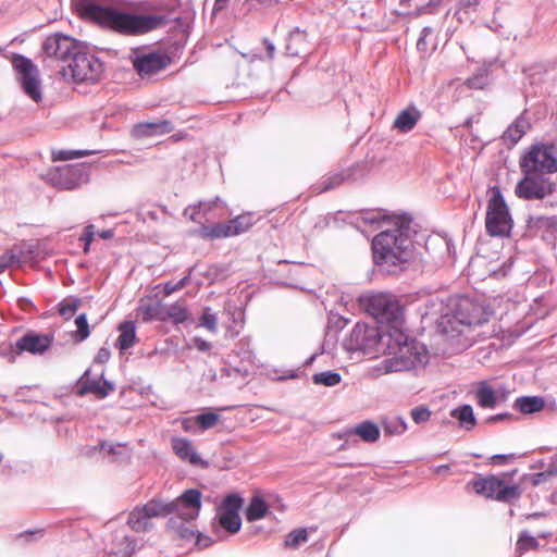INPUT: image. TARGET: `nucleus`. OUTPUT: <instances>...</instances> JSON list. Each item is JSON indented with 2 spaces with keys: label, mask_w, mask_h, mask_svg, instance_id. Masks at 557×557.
I'll use <instances>...</instances> for the list:
<instances>
[{
  "label": "nucleus",
  "mask_w": 557,
  "mask_h": 557,
  "mask_svg": "<svg viewBox=\"0 0 557 557\" xmlns=\"http://www.w3.org/2000/svg\"><path fill=\"white\" fill-rule=\"evenodd\" d=\"M79 13L100 26L119 33H150L168 28L172 33L186 35L190 32L191 16L180 15L176 2H131V12L102 7L89 0H74Z\"/></svg>",
  "instance_id": "f257e3e1"
},
{
  "label": "nucleus",
  "mask_w": 557,
  "mask_h": 557,
  "mask_svg": "<svg viewBox=\"0 0 557 557\" xmlns=\"http://www.w3.org/2000/svg\"><path fill=\"white\" fill-rule=\"evenodd\" d=\"M201 509V493L190 488L173 502L163 503L152 498L146 504L134 507L127 517V527L136 533H147L153 528L154 518H164L172 512H178L185 519H196Z\"/></svg>",
  "instance_id": "f03ea898"
},
{
  "label": "nucleus",
  "mask_w": 557,
  "mask_h": 557,
  "mask_svg": "<svg viewBox=\"0 0 557 557\" xmlns=\"http://www.w3.org/2000/svg\"><path fill=\"white\" fill-rule=\"evenodd\" d=\"M409 226L401 220L393 230L382 231L372 242L373 258L376 264L387 269L407 263L413 255V243L408 235Z\"/></svg>",
  "instance_id": "7ed1b4c3"
},
{
  "label": "nucleus",
  "mask_w": 557,
  "mask_h": 557,
  "mask_svg": "<svg viewBox=\"0 0 557 557\" xmlns=\"http://www.w3.org/2000/svg\"><path fill=\"white\" fill-rule=\"evenodd\" d=\"M381 342L386 346L388 356L383 361L385 373L409 371L426 359L425 349L414 339H410L400 327L383 334Z\"/></svg>",
  "instance_id": "20e7f679"
},
{
  "label": "nucleus",
  "mask_w": 557,
  "mask_h": 557,
  "mask_svg": "<svg viewBox=\"0 0 557 557\" xmlns=\"http://www.w3.org/2000/svg\"><path fill=\"white\" fill-rule=\"evenodd\" d=\"M487 308L469 297L460 296L455 299L451 310L441 317L440 327L446 335L460 333V326L473 327L482 325L490 320Z\"/></svg>",
  "instance_id": "39448f33"
},
{
  "label": "nucleus",
  "mask_w": 557,
  "mask_h": 557,
  "mask_svg": "<svg viewBox=\"0 0 557 557\" xmlns=\"http://www.w3.org/2000/svg\"><path fill=\"white\" fill-rule=\"evenodd\" d=\"M508 478L509 474H478L466 484V490L487 499L509 503L518 499L522 492L519 484L509 482Z\"/></svg>",
  "instance_id": "423d86ee"
},
{
  "label": "nucleus",
  "mask_w": 557,
  "mask_h": 557,
  "mask_svg": "<svg viewBox=\"0 0 557 557\" xmlns=\"http://www.w3.org/2000/svg\"><path fill=\"white\" fill-rule=\"evenodd\" d=\"M519 166L522 173L553 174L557 172V149L552 144L531 145L521 154Z\"/></svg>",
  "instance_id": "0eeeda50"
},
{
  "label": "nucleus",
  "mask_w": 557,
  "mask_h": 557,
  "mask_svg": "<svg viewBox=\"0 0 557 557\" xmlns=\"http://www.w3.org/2000/svg\"><path fill=\"white\" fill-rule=\"evenodd\" d=\"M491 194L485 216L486 232L491 236H509L512 228V219L508 206L498 187L491 188Z\"/></svg>",
  "instance_id": "6e6552de"
},
{
  "label": "nucleus",
  "mask_w": 557,
  "mask_h": 557,
  "mask_svg": "<svg viewBox=\"0 0 557 557\" xmlns=\"http://www.w3.org/2000/svg\"><path fill=\"white\" fill-rule=\"evenodd\" d=\"M69 72L75 83L95 84L99 82L103 75V63L85 49L78 50L69 64Z\"/></svg>",
  "instance_id": "1a4fd4ad"
},
{
  "label": "nucleus",
  "mask_w": 557,
  "mask_h": 557,
  "mask_svg": "<svg viewBox=\"0 0 557 557\" xmlns=\"http://www.w3.org/2000/svg\"><path fill=\"white\" fill-rule=\"evenodd\" d=\"M367 310L380 322L391 324L389 331L399 327L403 322V307L393 295L379 293L369 296Z\"/></svg>",
  "instance_id": "9d476101"
},
{
  "label": "nucleus",
  "mask_w": 557,
  "mask_h": 557,
  "mask_svg": "<svg viewBox=\"0 0 557 557\" xmlns=\"http://www.w3.org/2000/svg\"><path fill=\"white\" fill-rule=\"evenodd\" d=\"M255 223L253 213L245 212L228 221L203 225L199 235L209 240L234 237L248 232Z\"/></svg>",
  "instance_id": "9b49d317"
},
{
  "label": "nucleus",
  "mask_w": 557,
  "mask_h": 557,
  "mask_svg": "<svg viewBox=\"0 0 557 557\" xmlns=\"http://www.w3.org/2000/svg\"><path fill=\"white\" fill-rule=\"evenodd\" d=\"M11 62L23 91L33 101L40 102L42 100V91L38 67L30 59L21 54H13Z\"/></svg>",
  "instance_id": "f8f14e48"
},
{
  "label": "nucleus",
  "mask_w": 557,
  "mask_h": 557,
  "mask_svg": "<svg viewBox=\"0 0 557 557\" xmlns=\"http://www.w3.org/2000/svg\"><path fill=\"white\" fill-rule=\"evenodd\" d=\"M523 174V178L518 182L515 188V194L518 198L523 200H543L555 193L557 184L549 177L531 172Z\"/></svg>",
  "instance_id": "ddd939ff"
},
{
  "label": "nucleus",
  "mask_w": 557,
  "mask_h": 557,
  "mask_svg": "<svg viewBox=\"0 0 557 557\" xmlns=\"http://www.w3.org/2000/svg\"><path fill=\"white\" fill-rule=\"evenodd\" d=\"M85 44L75 37H46L42 50L49 58L66 61L72 60Z\"/></svg>",
  "instance_id": "4468645a"
},
{
  "label": "nucleus",
  "mask_w": 557,
  "mask_h": 557,
  "mask_svg": "<svg viewBox=\"0 0 557 557\" xmlns=\"http://www.w3.org/2000/svg\"><path fill=\"white\" fill-rule=\"evenodd\" d=\"M173 62L164 52L141 53L133 59V66L141 78H149L166 69Z\"/></svg>",
  "instance_id": "2eb2a0df"
},
{
  "label": "nucleus",
  "mask_w": 557,
  "mask_h": 557,
  "mask_svg": "<svg viewBox=\"0 0 557 557\" xmlns=\"http://www.w3.org/2000/svg\"><path fill=\"white\" fill-rule=\"evenodd\" d=\"M51 343V336L28 332L16 342L14 351L16 355H21L24 351L34 355L44 354L50 347Z\"/></svg>",
  "instance_id": "dca6fc26"
},
{
  "label": "nucleus",
  "mask_w": 557,
  "mask_h": 557,
  "mask_svg": "<svg viewBox=\"0 0 557 557\" xmlns=\"http://www.w3.org/2000/svg\"><path fill=\"white\" fill-rule=\"evenodd\" d=\"M165 305L157 296H147L139 300L137 317L144 322L152 320L164 322Z\"/></svg>",
  "instance_id": "f3484780"
},
{
  "label": "nucleus",
  "mask_w": 557,
  "mask_h": 557,
  "mask_svg": "<svg viewBox=\"0 0 557 557\" xmlns=\"http://www.w3.org/2000/svg\"><path fill=\"white\" fill-rule=\"evenodd\" d=\"M171 446L174 454L183 461H187L194 466H206L207 462L202 461L200 456L197 454L193 442L185 437H173L171 440Z\"/></svg>",
  "instance_id": "a211bd4d"
},
{
  "label": "nucleus",
  "mask_w": 557,
  "mask_h": 557,
  "mask_svg": "<svg viewBox=\"0 0 557 557\" xmlns=\"http://www.w3.org/2000/svg\"><path fill=\"white\" fill-rule=\"evenodd\" d=\"M113 391L114 385L112 383L102 380H90L87 372L78 382V395L81 396L94 394L97 399H103Z\"/></svg>",
  "instance_id": "6ab92c4d"
},
{
  "label": "nucleus",
  "mask_w": 557,
  "mask_h": 557,
  "mask_svg": "<svg viewBox=\"0 0 557 557\" xmlns=\"http://www.w3.org/2000/svg\"><path fill=\"white\" fill-rule=\"evenodd\" d=\"M60 180L55 184L62 189H74L78 186L81 171L73 165L57 169L52 180Z\"/></svg>",
  "instance_id": "aec40b11"
},
{
  "label": "nucleus",
  "mask_w": 557,
  "mask_h": 557,
  "mask_svg": "<svg viewBox=\"0 0 557 557\" xmlns=\"http://www.w3.org/2000/svg\"><path fill=\"white\" fill-rule=\"evenodd\" d=\"M168 521V528L178 537L189 540L195 536V528L193 521L195 519H185L178 512Z\"/></svg>",
  "instance_id": "412c9836"
},
{
  "label": "nucleus",
  "mask_w": 557,
  "mask_h": 557,
  "mask_svg": "<svg viewBox=\"0 0 557 557\" xmlns=\"http://www.w3.org/2000/svg\"><path fill=\"white\" fill-rule=\"evenodd\" d=\"M174 129L172 122L160 120L157 122H146L136 125L135 131L141 136H157L171 133Z\"/></svg>",
  "instance_id": "4be33fe9"
},
{
  "label": "nucleus",
  "mask_w": 557,
  "mask_h": 557,
  "mask_svg": "<svg viewBox=\"0 0 557 557\" xmlns=\"http://www.w3.org/2000/svg\"><path fill=\"white\" fill-rule=\"evenodd\" d=\"M475 399L480 407L493 409L496 407L499 398L496 392L485 381H482L476 388Z\"/></svg>",
  "instance_id": "5701e85b"
},
{
  "label": "nucleus",
  "mask_w": 557,
  "mask_h": 557,
  "mask_svg": "<svg viewBox=\"0 0 557 557\" xmlns=\"http://www.w3.org/2000/svg\"><path fill=\"white\" fill-rule=\"evenodd\" d=\"M120 335L116 341V347L121 350H127L136 342V326L132 321H125L119 326Z\"/></svg>",
  "instance_id": "b1692460"
},
{
  "label": "nucleus",
  "mask_w": 557,
  "mask_h": 557,
  "mask_svg": "<svg viewBox=\"0 0 557 557\" xmlns=\"http://www.w3.org/2000/svg\"><path fill=\"white\" fill-rule=\"evenodd\" d=\"M269 512V506L260 496H253L245 511L246 519L249 522L264 518Z\"/></svg>",
  "instance_id": "393cba45"
},
{
  "label": "nucleus",
  "mask_w": 557,
  "mask_h": 557,
  "mask_svg": "<svg viewBox=\"0 0 557 557\" xmlns=\"http://www.w3.org/2000/svg\"><path fill=\"white\" fill-rule=\"evenodd\" d=\"M544 399L539 396H523L515 400V407L525 414L539 412L544 408Z\"/></svg>",
  "instance_id": "a878e982"
},
{
  "label": "nucleus",
  "mask_w": 557,
  "mask_h": 557,
  "mask_svg": "<svg viewBox=\"0 0 557 557\" xmlns=\"http://www.w3.org/2000/svg\"><path fill=\"white\" fill-rule=\"evenodd\" d=\"M420 114L418 111L408 109L404 110L395 119L394 127L401 133H407L416 126Z\"/></svg>",
  "instance_id": "bb28decb"
},
{
  "label": "nucleus",
  "mask_w": 557,
  "mask_h": 557,
  "mask_svg": "<svg viewBox=\"0 0 557 557\" xmlns=\"http://www.w3.org/2000/svg\"><path fill=\"white\" fill-rule=\"evenodd\" d=\"M354 434L358 435L363 442L374 443L380 437V429L372 421H363L356 425L352 431Z\"/></svg>",
  "instance_id": "cd10ccee"
},
{
  "label": "nucleus",
  "mask_w": 557,
  "mask_h": 557,
  "mask_svg": "<svg viewBox=\"0 0 557 557\" xmlns=\"http://www.w3.org/2000/svg\"><path fill=\"white\" fill-rule=\"evenodd\" d=\"M450 416L457 419L460 425L467 430H471L476 424V419L470 405H462L453 409Z\"/></svg>",
  "instance_id": "c85d7f7f"
},
{
  "label": "nucleus",
  "mask_w": 557,
  "mask_h": 557,
  "mask_svg": "<svg viewBox=\"0 0 557 557\" xmlns=\"http://www.w3.org/2000/svg\"><path fill=\"white\" fill-rule=\"evenodd\" d=\"M188 319V310L182 302H174L165 307L164 322L171 321L173 324L184 323Z\"/></svg>",
  "instance_id": "c756f323"
},
{
  "label": "nucleus",
  "mask_w": 557,
  "mask_h": 557,
  "mask_svg": "<svg viewBox=\"0 0 557 557\" xmlns=\"http://www.w3.org/2000/svg\"><path fill=\"white\" fill-rule=\"evenodd\" d=\"M528 123L523 119H517L504 133V140L516 145L528 129Z\"/></svg>",
  "instance_id": "7c9ffc66"
},
{
  "label": "nucleus",
  "mask_w": 557,
  "mask_h": 557,
  "mask_svg": "<svg viewBox=\"0 0 557 557\" xmlns=\"http://www.w3.org/2000/svg\"><path fill=\"white\" fill-rule=\"evenodd\" d=\"M220 525L230 533H237L242 527V520L238 513L221 510L219 515Z\"/></svg>",
  "instance_id": "2f4dec72"
},
{
  "label": "nucleus",
  "mask_w": 557,
  "mask_h": 557,
  "mask_svg": "<svg viewBox=\"0 0 557 557\" xmlns=\"http://www.w3.org/2000/svg\"><path fill=\"white\" fill-rule=\"evenodd\" d=\"M383 429L386 434L398 435L407 430V423L404 418L393 416L383 421Z\"/></svg>",
  "instance_id": "473e14b6"
},
{
  "label": "nucleus",
  "mask_w": 557,
  "mask_h": 557,
  "mask_svg": "<svg viewBox=\"0 0 557 557\" xmlns=\"http://www.w3.org/2000/svg\"><path fill=\"white\" fill-rule=\"evenodd\" d=\"M76 331L72 334L75 342L81 343L87 339L90 335V329L87 321L86 313H81L75 319Z\"/></svg>",
  "instance_id": "72a5a7b5"
},
{
  "label": "nucleus",
  "mask_w": 557,
  "mask_h": 557,
  "mask_svg": "<svg viewBox=\"0 0 557 557\" xmlns=\"http://www.w3.org/2000/svg\"><path fill=\"white\" fill-rule=\"evenodd\" d=\"M342 376L334 371H324L313 374L312 382L315 385L335 386L341 383Z\"/></svg>",
  "instance_id": "f704fd0d"
},
{
  "label": "nucleus",
  "mask_w": 557,
  "mask_h": 557,
  "mask_svg": "<svg viewBox=\"0 0 557 557\" xmlns=\"http://www.w3.org/2000/svg\"><path fill=\"white\" fill-rule=\"evenodd\" d=\"M81 304L82 301L77 298H66L59 304L58 311L60 315L69 320L75 314Z\"/></svg>",
  "instance_id": "c9c22d12"
},
{
  "label": "nucleus",
  "mask_w": 557,
  "mask_h": 557,
  "mask_svg": "<svg viewBox=\"0 0 557 557\" xmlns=\"http://www.w3.org/2000/svg\"><path fill=\"white\" fill-rule=\"evenodd\" d=\"M219 421L220 416L212 411L202 412L195 417V422L201 431L215 426Z\"/></svg>",
  "instance_id": "e433bc0d"
},
{
  "label": "nucleus",
  "mask_w": 557,
  "mask_h": 557,
  "mask_svg": "<svg viewBox=\"0 0 557 557\" xmlns=\"http://www.w3.org/2000/svg\"><path fill=\"white\" fill-rule=\"evenodd\" d=\"M308 533L306 529H296L290 531L284 541L286 548H296L299 544L307 542Z\"/></svg>",
  "instance_id": "4c0bfd02"
},
{
  "label": "nucleus",
  "mask_w": 557,
  "mask_h": 557,
  "mask_svg": "<svg viewBox=\"0 0 557 557\" xmlns=\"http://www.w3.org/2000/svg\"><path fill=\"white\" fill-rule=\"evenodd\" d=\"M517 550L520 554H523L528 550H534L539 547V542L532 535H530L528 532L522 531L519 534L518 541H517Z\"/></svg>",
  "instance_id": "58836bf2"
},
{
  "label": "nucleus",
  "mask_w": 557,
  "mask_h": 557,
  "mask_svg": "<svg viewBox=\"0 0 557 557\" xmlns=\"http://www.w3.org/2000/svg\"><path fill=\"white\" fill-rule=\"evenodd\" d=\"M136 547V541L131 536H124L116 544L114 554L129 556L134 553Z\"/></svg>",
  "instance_id": "ea45409f"
},
{
  "label": "nucleus",
  "mask_w": 557,
  "mask_h": 557,
  "mask_svg": "<svg viewBox=\"0 0 557 557\" xmlns=\"http://www.w3.org/2000/svg\"><path fill=\"white\" fill-rule=\"evenodd\" d=\"M242 505L243 499L240 496L236 494H230L224 498L221 510L238 513V510L240 509Z\"/></svg>",
  "instance_id": "a19ab883"
},
{
  "label": "nucleus",
  "mask_w": 557,
  "mask_h": 557,
  "mask_svg": "<svg viewBox=\"0 0 557 557\" xmlns=\"http://www.w3.org/2000/svg\"><path fill=\"white\" fill-rule=\"evenodd\" d=\"M431 414L432 413H431L430 409L423 405L417 406V407L412 408L410 411L411 419L417 424L428 422L431 418Z\"/></svg>",
  "instance_id": "79ce46f5"
},
{
  "label": "nucleus",
  "mask_w": 557,
  "mask_h": 557,
  "mask_svg": "<svg viewBox=\"0 0 557 557\" xmlns=\"http://www.w3.org/2000/svg\"><path fill=\"white\" fill-rule=\"evenodd\" d=\"M218 319L215 314L210 312V309H206L200 318V326L206 327L211 333H215L218 327Z\"/></svg>",
  "instance_id": "37998d69"
},
{
  "label": "nucleus",
  "mask_w": 557,
  "mask_h": 557,
  "mask_svg": "<svg viewBox=\"0 0 557 557\" xmlns=\"http://www.w3.org/2000/svg\"><path fill=\"white\" fill-rule=\"evenodd\" d=\"M188 276L183 277L177 283L173 282H165L161 285H158V287H162L164 296H170L171 294L183 289L188 284Z\"/></svg>",
  "instance_id": "c03bdc74"
},
{
  "label": "nucleus",
  "mask_w": 557,
  "mask_h": 557,
  "mask_svg": "<svg viewBox=\"0 0 557 557\" xmlns=\"http://www.w3.org/2000/svg\"><path fill=\"white\" fill-rule=\"evenodd\" d=\"M84 156H87V152L86 151H81V150H58V151H52L53 160H60V161L72 160V159L81 158V157H84Z\"/></svg>",
  "instance_id": "a18cd8bd"
},
{
  "label": "nucleus",
  "mask_w": 557,
  "mask_h": 557,
  "mask_svg": "<svg viewBox=\"0 0 557 557\" xmlns=\"http://www.w3.org/2000/svg\"><path fill=\"white\" fill-rule=\"evenodd\" d=\"M20 261V257L14 252L13 249L7 250L0 256V273L3 272L11 264Z\"/></svg>",
  "instance_id": "49530a36"
},
{
  "label": "nucleus",
  "mask_w": 557,
  "mask_h": 557,
  "mask_svg": "<svg viewBox=\"0 0 557 557\" xmlns=\"http://www.w3.org/2000/svg\"><path fill=\"white\" fill-rule=\"evenodd\" d=\"M466 85L470 89H482L486 85V76L483 73L475 74L466 81Z\"/></svg>",
  "instance_id": "de8ad7c7"
},
{
  "label": "nucleus",
  "mask_w": 557,
  "mask_h": 557,
  "mask_svg": "<svg viewBox=\"0 0 557 557\" xmlns=\"http://www.w3.org/2000/svg\"><path fill=\"white\" fill-rule=\"evenodd\" d=\"M94 236H95V226L92 224L87 225L84 230L83 236L81 237V240H83L85 243V246H84L85 253L89 252L90 244L94 240Z\"/></svg>",
  "instance_id": "09e8293b"
},
{
  "label": "nucleus",
  "mask_w": 557,
  "mask_h": 557,
  "mask_svg": "<svg viewBox=\"0 0 557 557\" xmlns=\"http://www.w3.org/2000/svg\"><path fill=\"white\" fill-rule=\"evenodd\" d=\"M278 0H247L246 4L249 9H259V8H274L277 5Z\"/></svg>",
  "instance_id": "8fccbe9b"
},
{
  "label": "nucleus",
  "mask_w": 557,
  "mask_h": 557,
  "mask_svg": "<svg viewBox=\"0 0 557 557\" xmlns=\"http://www.w3.org/2000/svg\"><path fill=\"white\" fill-rule=\"evenodd\" d=\"M440 0H430L426 4L421 5L417 9L418 15L422 14H432L435 12L436 8L440 5Z\"/></svg>",
  "instance_id": "3c124183"
},
{
  "label": "nucleus",
  "mask_w": 557,
  "mask_h": 557,
  "mask_svg": "<svg viewBox=\"0 0 557 557\" xmlns=\"http://www.w3.org/2000/svg\"><path fill=\"white\" fill-rule=\"evenodd\" d=\"M193 347L199 351H208L211 348V344L201 337L193 338Z\"/></svg>",
  "instance_id": "603ef678"
},
{
  "label": "nucleus",
  "mask_w": 557,
  "mask_h": 557,
  "mask_svg": "<svg viewBox=\"0 0 557 557\" xmlns=\"http://www.w3.org/2000/svg\"><path fill=\"white\" fill-rule=\"evenodd\" d=\"M513 458H515V455H512V454H509V455L498 454V455H494L491 457V462L493 465H506L509 460H511Z\"/></svg>",
  "instance_id": "864d4df0"
},
{
  "label": "nucleus",
  "mask_w": 557,
  "mask_h": 557,
  "mask_svg": "<svg viewBox=\"0 0 557 557\" xmlns=\"http://www.w3.org/2000/svg\"><path fill=\"white\" fill-rule=\"evenodd\" d=\"M182 429L185 431V432H194L195 431V426L197 425L196 422H195V418H185L182 420Z\"/></svg>",
  "instance_id": "5fc2aeb1"
},
{
  "label": "nucleus",
  "mask_w": 557,
  "mask_h": 557,
  "mask_svg": "<svg viewBox=\"0 0 557 557\" xmlns=\"http://www.w3.org/2000/svg\"><path fill=\"white\" fill-rule=\"evenodd\" d=\"M549 476V473L545 472H539L532 475L531 482L534 486L540 485L546 481V479Z\"/></svg>",
  "instance_id": "6e6d98bb"
},
{
  "label": "nucleus",
  "mask_w": 557,
  "mask_h": 557,
  "mask_svg": "<svg viewBox=\"0 0 557 557\" xmlns=\"http://www.w3.org/2000/svg\"><path fill=\"white\" fill-rule=\"evenodd\" d=\"M383 220V216H381L380 213H372L369 216L364 218V221L371 224L379 223Z\"/></svg>",
  "instance_id": "4d7b16f0"
},
{
  "label": "nucleus",
  "mask_w": 557,
  "mask_h": 557,
  "mask_svg": "<svg viewBox=\"0 0 557 557\" xmlns=\"http://www.w3.org/2000/svg\"><path fill=\"white\" fill-rule=\"evenodd\" d=\"M227 2L228 0H215L213 5V13H218L219 11L223 10L226 7Z\"/></svg>",
  "instance_id": "13d9d810"
},
{
  "label": "nucleus",
  "mask_w": 557,
  "mask_h": 557,
  "mask_svg": "<svg viewBox=\"0 0 557 557\" xmlns=\"http://www.w3.org/2000/svg\"><path fill=\"white\" fill-rule=\"evenodd\" d=\"M417 48L421 51L426 50L425 37H420L417 41Z\"/></svg>",
  "instance_id": "bf43d9fd"
},
{
  "label": "nucleus",
  "mask_w": 557,
  "mask_h": 557,
  "mask_svg": "<svg viewBox=\"0 0 557 557\" xmlns=\"http://www.w3.org/2000/svg\"><path fill=\"white\" fill-rule=\"evenodd\" d=\"M448 470H449L448 465H442V466L436 467L433 472L436 474H441V473L447 472Z\"/></svg>",
  "instance_id": "052dcab7"
},
{
  "label": "nucleus",
  "mask_w": 557,
  "mask_h": 557,
  "mask_svg": "<svg viewBox=\"0 0 557 557\" xmlns=\"http://www.w3.org/2000/svg\"><path fill=\"white\" fill-rule=\"evenodd\" d=\"M99 236L104 239H109L113 236V232L111 230L102 231L101 233H99Z\"/></svg>",
  "instance_id": "680f3d73"
},
{
  "label": "nucleus",
  "mask_w": 557,
  "mask_h": 557,
  "mask_svg": "<svg viewBox=\"0 0 557 557\" xmlns=\"http://www.w3.org/2000/svg\"><path fill=\"white\" fill-rule=\"evenodd\" d=\"M263 42L267 45L269 55H270V57H272V55H273V52H274V48H273V46H272V45H270V44L268 42V40H265V39L263 40Z\"/></svg>",
  "instance_id": "e2e57ef3"
},
{
  "label": "nucleus",
  "mask_w": 557,
  "mask_h": 557,
  "mask_svg": "<svg viewBox=\"0 0 557 557\" xmlns=\"http://www.w3.org/2000/svg\"><path fill=\"white\" fill-rule=\"evenodd\" d=\"M505 417H507V414H497L493 420H503Z\"/></svg>",
  "instance_id": "0e129e2a"
},
{
  "label": "nucleus",
  "mask_w": 557,
  "mask_h": 557,
  "mask_svg": "<svg viewBox=\"0 0 557 557\" xmlns=\"http://www.w3.org/2000/svg\"><path fill=\"white\" fill-rule=\"evenodd\" d=\"M108 451H109L110 454H114V453H115L114 447H113V446H110V448L108 449Z\"/></svg>",
  "instance_id": "69168bd1"
},
{
  "label": "nucleus",
  "mask_w": 557,
  "mask_h": 557,
  "mask_svg": "<svg viewBox=\"0 0 557 557\" xmlns=\"http://www.w3.org/2000/svg\"><path fill=\"white\" fill-rule=\"evenodd\" d=\"M466 125H467L468 127H470V126H471V120H467Z\"/></svg>",
  "instance_id": "338daca9"
},
{
  "label": "nucleus",
  "mask_w": 557,
  "mask_h": 557,
  "mask_svg": "<svg viewBox=\"0 0 557 557\" xmlns=\"http://www.w3.org/2000/svg\"><path fill=\"white\" fill-rule=\"evenodd\" d=\"M3 460V455L0 453V462Z\"/></svg>",
  "instance_id": "774afa93"
}]
</instances>
